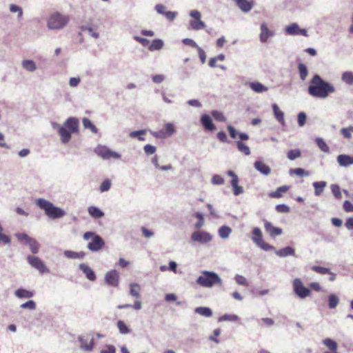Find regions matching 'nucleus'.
<instances>
[{
    "instance_id": "obj_1",
    "label": "nucleus",
    "mask_w": 353,
    "mask_h": 353,
    "mask_svg": "<svg viewBox=\"0 0 353 353\" xmlns=\"http://www.w3.org/2000/svg\"><path fill=\"white\" fill-rule=\"evenodd\" d=\"M334 92V87L331 83L323 81L318 74L312 77L308 87V93L316 98L325 99Z\"/></svg>"
},
{
    "instance_id": "obj_2",
    "label": "nucleus",
    "mask_w": 353,
    "mask_h": 353,
    "mask_svg": "<svg viewBox=\"0 0 353 353\" xmlns=\"http://www.w3.org/2000/svg\"><path fill=\"white\" fill-rule=\"evenodd\" d=\"M36 205L43 210L46 216L55 219L65 215V212L59 208L54 206L51 202L44 199H38L35 201Z\"/></svg>"
},
{
    "instance_id": "obj_3",
    "label": "nucleus",
    "mask_w": 353,
    "mask_h": 353,
    "mask_svg": "<svg viewBox=\"0 0 353 353\" xmlns=\"http://www.w3.org/2000/svg\"><path fill=\"white\" fill-rule=\"evenodd\" d=\"M197 283L203 287L211 288L216 284L221 285L222 281L216 273L204 271L197 279Z\"/></svg>"
},
{
    "instance_id": "obj_4",
    "label": "nucleus",
    "mask_w": 353,
    "mask_h": 353,
    "mask_svg": "<svg viewBox=\"0 0 353 353\" xmlns=\"http://www.w3.org/2000/svg\"><path fill=\"white\" fill-rule=\"evenodd\" d=\"M83 239L88 241L91 239V241L88 243L87 247L92 252H97L101 250L105 245V242L103 239L98 234H96L92 232H87L83 234Z\"/></svg>"
},
{
    "instance_id": "obj_5",
    "label": "nucleus",
    "mask_w": 353,
    "mask_h": 353,
    "mask_svg": "<svg viewBox=\"0 0 353 353\" xmlns=\"http://www.w3.org/2000/svg\"><path fill=\"white\" fill-rule=\"evenodd\" d=\"M68 21V17L57 12L50 17L48 26L50 29H61L67 24Z\"/></svg>"
},
{
    "instance_id": "obj_6",
    "label": "nucleus",
    "mask_w": 353,
    "mask_h": 353,
    "mask_svg": "<svg viewBox=\"0 0 353 353\" xmlns=\"http://www.w3.org/2000/svg\"><path fill=\"white\" fill-rule=\"evenodd\" d=\"M252 233L253 236L252 240L260 248L265 251L273 250L274 247L266 243L263 239V234L259 228H254Z\"/></svg>"
},
{
    "instance_id": "obj_7",
    "label": "nucleus",
    "mask_w": 353,
    "mask_h": 353,
    "mask_svg": "<svg viewBox=\"0 0 353 353\" xmlns=\"http://www.w3.org/2000/svg\"><path fill=\"white\" fill-rule=\"evenodd\" d=\"M94 152L103 159H120L121 155L114 151L110 150L108 147L104 145H98L94 149Z\"/></svg>"
},
{
    "instance_id": "obj_8",
    "label": "nucleus",
    "mask_w": 353,
    "mask_h": 353,
    "mask_svg": "<svg viewBox=\"0 0 353 353\" xmlns=\"http://www.w3.org/2000/svg\"><path fill=\"white\" fill-rule=\"evenodd\" d=\"M293 290L294 293L301 299H305L310 294V290L305 288L300 279L293 281Z\"/></svg>"
},
{
    "instance_id": "obj_9",
    "label": "nucleus",
    "mask_w": 353,
    "mask_h": 353,
    "mask_svg": "<svg viewBox=\"0 0 353 353\" xmlns=\"http://www.w3.org/2000/svg\"><path fill=\"white\" fill-rule=\"evenodd\" d=\"M190 14L194 19L190 22L193 30H198L205 27V23L201 20V13L198 10H192Z\"/></svg>"
},
{
    "instance_id": "obj_10",
    "label": "nucleus",
    "mask_w": 353,
    "mask_h": 353,
    "mask_svg": "<svg viewBox=\"0 0 353 353\" xmlns=\"http://www.w3.org/2000/svg\"><path fill=\"white\" fill-rule=\"evenodd\" d=\"M27 261L31 266L39 272L43 273L48 271L44 263L37 256L29 255L27 257Z\"/></svg>"
},
{
    "instance_id": "obj_11",
    "label": "nucleus",
    "mask_w": 353,
    "mask_h": 353,
    "mask_svg": "<svg viewBox=\"0 0 353 353\" xmlns=\"http://www.w3.org/2000/svg\"><path fill=\"white\" fill-rule=\"evenodd\" d=\"M264 228L267 233L272 238H275L276 236H279L283 233V230L280 228L274 227L271 222L263 219Z\"/></svg>"
},
{
    "instance_id": "obj_12",
    "label": "nucleus",
    "mask_w": 353,
    "mask_h": 353,
    "mask_svg": "<svg viewBox=\"0 0 353 353\" xmlns=\"http://www.w3.org/2000/svg\"><path fill=\"white\" fill-rule=\"evenodd\" d=\"M105 283L114 287H117L119 281V274L117 270H111L108 272L105 276Z\"/></svg>"
},
{
    "instance_id": "obj_13",
    "label": "nucleus",
    "mask_w": 353,
    "mask_h": 353,
    "mask_svg": "<svg viewBox=\"0 0 353 353\" xmlns=\"http://www.w3.org/2000/svg\"><path fill=\"white\" fill-rule=\"evenodd\" d=\"M192 239L199 243H208L212 240V236L206 232L196 231L193 232Z\"/></svg>"
},
{
    "instance_id": "obj_14",
    "label": "nucleus",
    "mask_w": 353,
    "mask_h": 353,
    "mask_svg": "<svg viewBox=\"0 0 353 353\" xmlns=\"http://www.w3.org/2000/svg\"><path fill=\"white\" fill-rule=\"evenodd\" d=\"M228 175L232 177L231 185L233 187L234 195H239L243 192V189L241 186L238 185L239 178L237 175L232 170L228 172Z\"/></svg>"
},
{
    "instance_id": "obj_15",
    "label": "nucleus",
    "mask_w": 353,
    "mask_h": 353,
    "mask_svg": "<svg viewBox=\"0 0 353 353\" xmlns=\"http://www.w3.org/2000/svg\"><path fill=\"white\" fill-rule=\"evenodd\" d=\"M285 31L286 33L290 35L301 34L305 37L307 36L306 30L300 28L298 24L295 23L287 26L285 28Z\"/></svg>"
},
{
    "instance_id": "obj_16",
    "label": "nucleus",
    "mask_w": 353,
    "mask_h": 353,
    "mask_svg": "<svg viewBox=\"0 0 353 353\" xmlns=\"http://www.w3.org/2000/svg\"><path fill=\"white\" fill-rule=\"evenodd\" d=\"M322 343L326 347L327 350L323 353H339L338 352L337 343L330 338L324 339Z\"/></svg>"
},
{
    "instance_id": "obj_17",
    "label": "nucleus",
    "mask_w": 353,
    "mask_h": 353,
    "mask_svg": "<svg viewBox=\"0 0 353 353\" xmlns=\"http://www.w3.org/2000/svg\"><path fill=\"white\" fill-rule=\"evenodd\" d=\"M79 121L77 118L70 117L63 123V127L72 133L79 132Z\"/></svg>"
},
{
    "instance_id": "obj_18",
    "label": "nucleus",
    "mask_w": 353,
    "mask_h": 353,
    "mask_svg": "<svg viewBox=\"0 0 353 353\" xmlns=\"http://www.w3.org/2000/svg\"><path fill=\"white\" fill-rule=\"evenodd\" d=\"M239 8L243 12H250L254 6L253 0H234Z\"/></svg>"
},
{
    "instance_id": "obj_19",
    "label": "nucleus",
    "mask_w": 353,
    "mask_h": 353,
    "mask_svg": "<svg viewBox=\"0 0 353 353\" xmlns=\"http://www.w3.org/2000/svg\"><path fill=\"white\" fill-rule=\"evenodd\" d=\"M174 132V126L172 123H167L165 125L164 128L162 130L155 132L154 135L156 137H170L173 134Z\"/></svg>"
},
{
    "instance_id": "obj_20",
    "label": "nucleus",
    "mask_w": 353,
    "mask_h": 353,
    "mask_svg": "<svg viewBox=\"0 0 353 353\" xmlns=\"http://www.w3.org/2000/svg\"><path fill=\"white\" fill-rule=\"evenodd\" d=\"M274 35V32L268 29L266 23H263L261 25L260 41L262 43L267 42L268 39Z\"/></svg>"
},
{
    "instance_id": "obj_21",
    "label": "nucleus",
    "mask_w": 353,
    "mask_h": 353,
    "mask_svg": "<svg viewBox=\"0 0 353 353\" xmlns=\"http://www.w3.org/2000/svg\"><path fill=\"white\" fill-rule=\"evenodd\" d=\"M254 166L256 170L264 175H268L271 172L270 168L261 161H255Z\"/></svg>"
},
{
    "instance_id": "obj_22",
    "label": "nucleus",
    "mask_w": 353,
    "mask_h": 353,
    "mask_svg": "<svg viewBox=\"0 0 353 353\" xmlns=\"http://www.w3.org/2000/svg\"><path fill=\"white\" fill-rule=\"evenodd\" d=\"M79 269L85 274L86 278L92 281L96 280V275L94 271L86 264L79 265Z\"/></svg>"
},
{
    "instance_id": "obj_23",
    "label": "nucleus",
    "mask_w": 353,
    "mask_h": 353,
    "mask_svg": "<svg viewBox=\"0 0 353 353\" xmlns=\"http://www.w3.org/2000/svg\"><path fill=\"white\" fill-rule=\"evenodd\" d=\"M201 122L204 127V128L209 131H214L216 128L214 125L212 123V121L210 118V117L208 114H203L201 117Z\"/></svg>"
},
{
    "instance_id": "obj_24",
    "label": "nucleus",
    "mask_w": 353,
    "mask_h": 353,
    "mask_svg": "<svg viewBox=\"0 0 353 353\" xmlns=\"http://www.w3.org/2000/svg\"><path fill=\"white\" fill-rule=\"evenodd\" d=\"M337 161L341 166L347 167L353 164V157L340 154L337 157Z\"/></svg>"
},
{
    "instance_id": "obj_25",
    "label": "nucleus",
    "mask_w": 353,
    "mask_h": 353,
    "mask_svg": "<svg viewBox=\"0 0 353 353\" xmlns=\"http://www.w3.org/2000/svg\"><path fill=\"white\" fill-rule=\"evenodd\" d=\"M59 134L61 137V141L63 143H67L71 139V132L70 130L65 128V127L61 126L58 130Z\"/></svg>"
},
{
    "instance_id": "obj_26",
    "label": "nucleus",
    "mask_w": 353,
    "mask_h": 353,
    "mask_svg": "<svg viewBox=\"0 0 353 353\" xmlns=\"http://www.w3.org/2000/svg\"><path fill=\"white\" fill-rule=\"evenodd\" d=\"M272 109L276 119L281 125H284L285 119L283 112L279 109V106L275 103L272 105Z\"/></svg>"
},
{
    "instance_id": "obj_27",
    "label": "nucleus",
    "mask_w": 353,
    "mask_h": 353,
    "mask_svg": "<svg viewBox=\"0 0 353 353\" xmlns=\"http://www.w3.org/2000/svg\"><path fill=\"white\" fill-rule=\"evenodd\" d=\"M276 254L277 256L280 257H285L288 256L294 255L295 251L292 248L288 246L284 248L276 250Z\"/></svg>"
},
{
    "instance_id": "obj_28",
    "label": "nucleus",
    "mask_w": 353,
    "mask_h": 353,
    "mask_svg": "<svg viewBox=\"0 0 353 353\" xmlns=\"http://www.w3.org/2000/svg\"><path fill=\"white\" fill-rule=\"evenodd\" d=\"M250 88L253 91L257 93L266 92L268 90V88L266 86L263 85L262 83L257 81L250 83Z\"/></svg>"
},
{
    "instance_id": "obj_29",
    "label": "nucleus",
    "mask_w": 353,
    "mask_h": 353,
    "mask_svg": "<svg viewBox=\"0 0 353 353\" xmlns=\"http://www.w3.org/2000/svg\"><path fill=\"white\" fill-rule=\"evenodd\" d=\"M89 214L95 219H99L103 216L104 213L98 208L94 206H90L88 209Z\"/></svg>"
},
{
    "instance_id": "obj_30",
    "label": "nucleus",
    "mask_w": 353,
    "mask_h": 353,
    "mask_svg": "<svg viewBox=\"0 0 353 353\" xmlns=\"http://www.w3.org/2000/svg\"><path fill=\"white\" fill-rule=\"evenodd\" d=\"M289 190L288 185H283L276 189V191L270 193V196L272 198H280L283 193H285Z\"/></svg>"
},
{
    "instance_id": "obj_31",
    "label": "nucleus",
    "mask_w": 353,
    "mask_h": 353,
    "mask_svg": "<svg viewBox=\"0 0 353 353\" xmlns=\"http://www.w3.org/2000/svg\"><path fill=\"white\" fill-rule=\"evenodd\" d=\"M15 295L19 298H31L33 296V292L23 288H19L15 291Z\"/></svg>"
},
{
    "instance_id": "obj_32",
    "label": "nucleus",
    "mask_w": 353,
    "mask_h": 353,
    "mask_svg": "<svg viewBox=\"0 0 353 353\" xmlns=\"http://www.w3.org/2000/svg\"><path fill=\"white\" fill-rule=\"evenodd\" d=\"M163 47V42L161 39H157L153 40L151 44L148 46L150 51L159 50Z\"/></svg>"
},
{
    "instance_id": "obj_33",
    "label": "nucleus",
    "mask_w": 353,
    "mask_h": 353,
    "mask_svg": "<svg viewBox=\"0 0 353 353\" xmlns=\"http://www.w3.org/2000/svg\"><path fill=\"white\" fill-rule=\"evenodd\" d=\"M64 255L69 259H83L85 256L83 252H76L71 250H66L64 252Z\"/></svg>"
},
{
    "instance_id": "obj_34",
    "label": "nucleus",
    "mask_w": 353,
    "mask_h": 353,
    "mask_svg": "<svg viewBox=\"0 0 353 353\" xmlns=\"http://www.w3.org/2000/svg\"><path fill=\"white\" fill-rule=\"evenodd\" d=\"M195 312L205 317H210L212 315V310L207 307H198L195 309Z\"/></svg>"
},
{
    "instance_id": "obj_35",
    "label": "nucleus",
    "mask_w": 353,
    "mask_h": 353,
    "mask_svg": "<svg viewBox=\"0 0 353 353\" xmlns=\"http://www.w3.org/2000/svg\"><path fill=\"white\" fill-rule=\"evenodd\" d=\"M326 185V183L325 181H319V182H314L313 183V186L314 188V193L316 196L320 195L323 191L324 188Z\"/></svg>"
},
{
    "instance_id": "obj_36",
    "label": "nucleus",
    "mask_w": 353,
    "mask_h": 353,
    "mask_svg": "<svg viewBox=\"0 0 353 353\" xmlns=\"http://www.w3.org/2000/svg\"><path fill=\"white\" fill-rule=\"evenodd\" d=\"M341 79L346 84H353V72L350 71L343 72L341 76Z\"/></svg>"
},
{
    "instance_id": "obj_37",
    "label": "nucleus",
    "mask_w": 353,
    "mask_h": 353,
    "mask_svg": "<svg viewBox=\"0 0 353 353\" xmlns=\"http://www.w3.org/2000/svg\"><path fill=\"white\" fill-rule=\"evenodd\" d=\"M83 125L85 128L90 129L93 133L97 134L98 132V129L94 124H92L89 119L83 118Z\"/></svg>"
},
{
    "instance_id": "obj_38",
    "label": "nucleus",
    "mask_w": 353,
    "mask_h": 353,
    "mask_svg": "<svg viewBox=\"0 0 353 353\" xmlns=\"http://www.w3.org/2000/svg\"><path fill=\"white\" fill-rule=\"evenodd\" d=\"M140 285L137 283L130 284V294L136 298H140Z\"/></svg>"
},
{
    "instance_id": "obj_39",
    "label": "nucleus",
    "mask_w": 353,
    "mask_h": 353,
    "mask_svg": "<svg viewBox=\"0 0 353 353\" xmlns=\"http://www.w3.org/2000/svg\"><path fill=\"white\" fill-rule=\"evenodd\" d=\"M339 303L338 296L335 294H330L328 296V305L331 309L335 308Z\"/></svg>"
},
{
    "instance_id": "obj_40",
    "label": "nucleus",
    "mask_w": 353,
    "mask_h": 353,
    "mask_svg": "<svg viewBox=\"0 0 353 353\" xmlns=\"http://www.w3.org/2000/svg\"><path fill=\"white\" fill-rule=\"evenodd\" d=\"M301 150L299 149L290 150L287 153V157L291 161L299 158L301 157Z\"/></svg>"
},
{
    "instance_id": "obj_41",
    "label": "nucleus",
    "mask_w": 353,
    "mask_h": 353,
    "mask_svg": "<svg viewBox=\"0 0 353 353\" xmlns=\"http://www.w3.org/2000/svg\"><path fill=\"white\" fill-rule=\"evenodd\" d=\"M81 343V348L86 351H91L94 346V339L88 342L86 340L80 339Z\"/></svg>"
},
{
    "instance_id": "obj_42",
    "label": "nucleus",
    "mask_w": 353,
    "mask_h": 353,
    "mask_svg": "<svg viewBox=\"0 0 353 353\" xmlns=\"http://www.w3.org/2000/svg\"><path fill=\"white\" fill-rule=\"evenodd\" d=\"M290 174H295L299 176H309V172L305 170L303 168H294L290 170Z\"/></svg>"
},
{
    "instance_id": "obj_43",
    "label": "nucleus",
    "mask_w": 353,
    "mask_h": 353,
    "mask_svg": "<svg viewBox=\"0 0 353 353\" xmlns=\"http://www.w3.org/2000/svg\"><path fill=\"white\" fill-rule=\"evenodd\" d=\"M239 319V316L236 314H224L219 318V321H238Z\"/></svg>"
},
{
    "instance_id": "obj_44",
    "label": "nucleus",
    "mask_w": 353,
    "mask_h": 353,
    "mask_svg": "<svg viewBox=\"0 0 353 353\" xmlns=\"http://www.w3.org/2000/svg\"><path fill=\"white\" fill-rule=\"evenodd\" d=\"M27 245H29L30 251L33 254H37L39 252L40 245L34 239H32Z\"/></svg>"
},
{
    "instance_id": "obj_45",
    "label": "nucleus",
    "mask_w": 353,
    "mask_h": 353,
    "mask_svg": "<svg viewBox=\"0 0 353 353\" xmlns=\"http://www.w3.org/2000/svg\"><path fill=\"white\" fill-rule=\"evenodd\" d=\"M16 237L19 241L26 245H27L32 239V238L25 233L17 234Z\"/></svg>"
},
{
    "instance_id": "obj_46",
    "label": "nucleus",
    "mask_w": 353,
    "mask_h": 353,
    "mask_svg": "<svg viewBox=\"0 0 353 353\" xmlns=\"http://www.w3.org/2000/svg\"><path fill=\"white\" fill-rule=\"evenodd\" d=\"M146 133V130H141L137 131H133L130 133L131 138H137L139 141H144L145 139L143 137Z\"/></svg>"
},
{
    "instance_id": "obj_47",
    "label": "nucleus",
    "mask_w": 353,
    "mask_h": 353,
    "mask_svg": "<svg viewBox=\"0 0 353 353\" xmlns=\"http://www.w3.org/2000/svg\"><path fill=\"white\" fill-rule=\"evenodd\" d=\"M298 68H299V72L301 79L303 81L305 80L308 74L307 67L303 63H299Z\"/></svg>"
},
{
    "instance_id": "obj_48",
    "label": "nucleus",
    "mask_w": 353,
    "mask_h": 353,
    "mask_svg": "<svg viewBox=\"0 0 353 353\" xmlns=\"http://www.w3.org/2000/svg\"><path fill=\"white\" fill-rule=\"evenodd\" d=\"M316 143L319 146V148L325 152H329V147L327 146V143L324 141V140L321 138H316Z\"/></svg>"
},
{
    "instance_id": "obj_49",
    "label": "nucleus",
    "mask_w": 353,
    "mask_h": 353,
    "mask_svg": "<svg viewBox=\"0 0 353 353\" xmlns=\"http://www.w3.org/2000/svg\"><path fill=\"white\" fill-rule=\"evenodd\" d=\"M236 145L239 150L243 152L244 154L249 155L250 154L249 147L244 143L241 141H237Z\"/></svg>"
},
{
    "instance_id": "obj_50",
    "label": "nucleus",
    "mask_w": 353,
    "mask_h": 353,
    "mask_svg": "<svg viewBox=\"0 0 353 353\" xmlns=\"http://www.w3.org/2000/svg\"><path fill=\"white\" fill-rule=\"evenodd\" d=\"M311 269L318 273V274H330V270L329 268H324V267H321V266H318V265H314L311 268Z\"/></svg>"
},
{
    "instance_id": "obj_51",
    "label": "nucleus",
    "mask_w": 353,
    "mask_h": 353,
    "mask_svg": "<svg viewBox=\"0 0 353 353\" xmlns=\"http://www.w3.org/2000/svg\"><path fill=\"white\" fill-rule=\"evenodd\" d=\"M231 232V229L228 226H222L219 230V236L223 239L228 237Z\"/></svg>"
},
{
    "instance_id": "obj_52",
    "label": "nucleus",
    "mask_w": 353,
    "mask_h": 353,
    "mask_svg": "<svg viewBox=\"0 0 353 353\" xmlns=\"http://www.w3.org/2000/svg\"><path fill=\"white\" fill-rule=\"evenodd\" d=\"M23 67L28 71H34L36 70V65L34 61L30 60H26L23 62Z\"/></svg>"
},
{
    "instance_id": "obj_53",
    "label": "nucleus",
    "mask_w": 353,
    "mask_h": 353,
    "mask_svg": "<svg viewBox=\"0 0 353 353\" xmlns=\"http://www.w3.org/2000/svg\"><path fill=\"white\" fill-rule=\"evenodd\" d=\"M111 187V181L108 179H105L100 185L99 190L101 192H106Z\"/></svg>"
},
{
    "instance_id": "obj_54",
    "label": "nucleus",
    "mask_w": 353,
    "mask_h": 353,
    "mask_svg": "<svg viewBox=\"0 0 353 353\" xmlns=\"http://www.w3.org/2000/svg\"><path fill=\"white\" fill-rule=\"evenodd\" d=\"M117 327L119 330V332L121 334H125L129 333L130 330L125 323L122 321H119L117 322Z\"/></svg>"
},
{
    "instance_id": "obj_55",
    "label": "nucleus",
    "mask_w": 353,
    "mask_h": 353,
    "mask_svg": "<svg viewBox=\"0 0 353 353\" xmlns=\"http://www.w3.org/2000/svg\"><path fill=\"white\" fill-rule=\"evenodd\" d=\"M331 190H332V194L336 199H339L341 198L342 195H341V190L338 185H336V184L332 185Z\"/></svg>"
},
{
    "instance_id": "obj_56",
    "label": "nucleus",
    "mask_w": 353,
    "mask_h": 353,
    "mask_svg": "<svg viewBox=\"0 0 353 353\" xmlns=\"http://www.w3.org/2000/svg\"><path fill=\"white\" fill-rule=\"evenodd\" d=\"M10 10L11 12H17L19 18H21L23 15V10L21 9V8L17 5H14V4L10 5Z\"/></svg>"
},
{
    "instance_id": "obj_57",
    "label": "nucleus",
    "mask_w": 353,
    "mask_h": 353,
    "mask_svg": "<svg viewBox=\"0 0 353 353\" xmlns=\"http://www.w3.org/2000/svg\"><path fill=\"white\" fill-rule=\"evenodd\" d=\"M212 116L214 119L219 121H225L226 120L223 114L219 111H213L212 112Z\"/></svg>"
},
{
    "instance_id": "obj_58",
    "label": "nucleus",
    "mask_w": 353,
    "mask_h": 353,
    "mask_svg": "<svg viewBox=\"0 0 353 353\" xmlns=\"http://www.w3.org/2000/svg\"><path fill=\"white\" fill-rule=\"evenodd\" d=\"M134 39L141 43L144 47H148L150 45V41L145 38H143L139 36H134Z\"/></svg>"
},
{
    "instance_id": "obj_59",
    "label": "nucleus",
    "mask_w": 353,
    "mask_h": 353,
    "mask_svg": "<svg viewBox=\"0 0 353 353\" xmlns=\"http://www.w3.org/2000/svg\"><path fill=\"white\" fill-rule=\"evenodd\" d=\"M341 132L345 138L350 139L352 137V132H353V127L342 128L341 130Z\"/></svg>"
},
{
    "instance_id": "obj_60",
    "label": "nucleus",
    "mask_w": 353,
    "mask_h": 353,
    "mask_svg": "<svg viewBox=\"0 0 353 353\" xmlns=\"http://www.w3.org/2000/svg\"><path fill=\"white\" fill-rule=\"evenodd\" d=\"M306 114L303 112H299L297 117L299 125L303 126L306 122Z\"/></svg>"
},
{
    "instance_id": "obj_61",
    "label": "nucleus",
    "mask_w": 353,
    "mask_h": 353,
    "mask_svg": "<svg viewBox=\"0 0 353 353\" xmlns=\"http://www.w3.org/2000/svg\"><path fill=\"white\" fill-rule=\"evenodd\" d=\"M21 308H28L29 310H34L36 308V303L34 301L30 300L22 305H21Z\"/></svg>"
},
{
    "instance_id": "obj_62",
    "label": "nucleus",
    "mask_w": 353,
    "mask_h": 353,
    "mask_svg": "<svg viewBox=\"0 0 353 353\" xmlns=\"http://www.w3.org/2000/svg\"><path fill=\"white\" fill-rule=\"evenodd\" d=\"M276 210L279 212L286 213L290 212V208L285 204H279L276 206Z\"/></svg>"
},
{
    "instance_id": "obj_63",
    "label": "nucleus",
    "mask_w": 353,
    "mask_h": 353,
    "mask_svg": "<svg viewBox=\"0 0 353 353\" xmlns=\"http://www.w3.org/2000/svg\"><path fill=\"white\" fill-rule=\"evenodd\" d=\"M212 182L215 185H221L224 183V179L220 175H214L212 179Z\"/></svg>"
},
{
    "instance_id": "obj_64",
    "label": "nucleus",
    "mask_w": 353,
    "mask_h": 353,
    "mask_svg": "<svg viewBox=\"0 0 353 353\" xmlns=\"http://www.w3.org/2000/svg\"><path fill=\"white\" fill-rule=\"evenodd\" d=\"M343 209L346 212H353V203L349 201L343 203Z\"/></svg>"
}]
</instances>
